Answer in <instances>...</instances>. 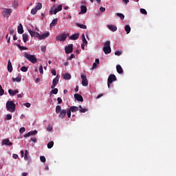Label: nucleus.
<instances>
[{"label": "nucleus", "instance_id": "1", "mask_svg": "<svg viewBox=\"0 0 176 176\" xmlns=\"http://www.w3.org/2000/svg\"><path fill=\"white\" fill-rule=\"evenodd\" d=\"M56 113L58 115L60 119H64L65 115H67V109H61V106L57 105L56 107Z\"/></svg>", "mask_w": 176, "mask_h": 176}, {"label": "nucleus", "instance_id": "2", "mask_svg": "<svg viewBox=\"0 0 176 176\" xmlns=\"http://www.w3.org/2000/svg\"><path fill=\"white\" fill-rule=\"evenodd\" d=\"M24 58H27V60H28V61H30V63H32V64H36V63H38V59H36L35 55H32L27 52H25Z\"/></svg>", "mask_w": 176, "mask_h": 176}, {"label": "nucleus", "instance_id": "3", "mask_svg": "<svg viewBox=\"0 0 176 176\" xmlns=\"http://www.w3.org/2000/svg\"><path fill=\"white\" fill-rule=\"evenodd\" d=\"M56 8V5H54L52 7H51L50 10V14H57V13H58V12H61V10H63V5L60 4L59 6H58V7Z\"/></svg>", "mask_w": 176, "mask_h": 176}, {"label": "nucleus", "instance_id": "4", "mask_svg": "<svg viewBox=\"0 0 176 176\" xmlns=\"http://www.w3.org/2000/svg\"><path fill=\"white\" fill-rule=\"evenodd\" d=\"M6 109L9 112H14L16 111V104L13 101H8L6 102Z\"/></svg>", "mask_w": 176, "mask_h": 176}, {"label": "nucleus", "instance_id": "5", "mask_svg": "<svg viewBox=\"0 0 176 176\" xmlns=\"http://www.w3.org/2000/svg\"><path fill=\"white\" fill-rule=\"evenodd\" d=\"M103 52L106 54H109L112 50H111V41H107L103 47Z\"/></svg>", "mask_w": 176, "mask_h": 176}, {"label": "nucleus", "instance_id": "6", "mask_svg": "<svg viewBox=\"0 0 176 176\" xmlns=\"http://www.w3.org/2000/svg\"><path fill=\"white\" fill-rule=\"evenodd\" d=\"M12 14V9L11 8H3L2 10V15L3 17L8 19Z\"/></svg>", "mask_w": 176, "mask_h": 176}, {"label": "nucleus", "instance_id": "7", "mask_svg": "<svg viewBox=\"0 0 176 176\" xmlns=\"http://www.w3.org/2000/svg\"><path fill=\"white\" fill-rule=\"evenodd\" d=\"M116 80V76L115 74H110L107 80L108 88L111 87V84Z\"/></svg>", "mask_w": 176, "mask_h": 176}, {"label": "nucleus", "instance_id": "8", "mask_svg": "<svg viewBox=\"0 0 176 176\" xmlns=\"http://www.w3.org/2000/svg\"><path fill=\"white\" fill-rule=\"evenodd\" d=\"M68 36H69V34H59L58 36H56V41H60V42L63 41L64 42V41H65V39H67V38H68Z\"/></svg>", "mask_w": 176, "mask_h": 176}, {"label": "nucleus", "instance_id": "9", "mask_svg": "<svg viewBox=\"0 0 176 176\" xmlns=\"http://www.w3.org/2000/svg\"><path fill=\"white\" fill-rule=\"evenodd\" d=\"M60 80V75L57 74L56 78H54L52 80V85L51 86V89H54L57 85H58V81Z\"/></svg>", "mask_w": 176, "mask_h": 176}, {"label": "nucleus", "instance_id": "10", "mask_svg": "<svg viewBox=\"0 0 176 176\" xmlns=\"http://www.w3.org/2000/svg\"><path fill=\"white\" fill-rule=\"evenodd\" d=\"M81 79L82 86H88L89 82L87 81V77L84 74H81Z\"/></svg>", "mask_w": 176, "mask_h": 176}, {"label": "nucleus", "instance_id": "11", "mask_svg": "<svg viewBox=\"0 0 176 176\" xmlns=\"http://www.w3.org/2000/svg\"><path fill=\"white\" fill-rule=\"evenodd\" d=\"M66 54H69V53H72L74 50V45L70 44L67 47H65Z\"/></svg>", "mask_w": 176, "mask_h": 176}, {"label": "nucleus", "instance_id": "12", "mask_svg": "<svg viewBox=\"0 0 176 176\" xmlns=\"http://www.w3.org/2000/svg\"><path fill=\"white\" fill-rule=\"evenodd\" d=\"M28 32L32 38H39V33L31 30H28Z\"/></svg>", "mask_w": 176, "mask_h": 176}, {"label": "nucleus", "instance_id": "13", "mask_svg": "<svg viewBox=\"0 0 176 176\" xmlns=\"http://www.w3.org/2000/svg\"><path fill=\"white\" fill-rule=\"evenodd\" d=\"M49 35H50V33L49 32H47L41 35L39 34L38 39L40 41H42V39H46V38H47L49 36Z\"/></svg>", "mask_w": 176, "mask_h": 176}, {"label": "nucleus", "instance_id": "14", "mask_svg": "<svg viewBox=\"0 0 176 176\" xmlns=\"http://www.w3.org/2000/svg\"><path fill=\"white\" fill-rule=\"evenodd\" d=\"M36 134H38V131H32L24 135V137L25 138H27V137H31V135H35Z\"/></svg>", "mask_w": 176, "mask_h": 176}, {"label": "nucleus", "instance_id": "15", "mask_svg": "<svg viewBox=\"0 0 176 176\" xmlns=\"http://www.w3.org/2000/svg\"><path fill=\"white\" fill-rule=\"evenodd\" d=\"M74 98L75 100H77V101H80L81 102H83V97L79 94H74Z\"/></svg>", "mask_w": 176, "mask_h": 176}, {"label": "nucleus", "instance_id": "16", "mask_svg": "<svg viewBox=\"0 0 176 176\" xmlns=\"http://www.w3.org/2000/svg\"><path fill=\"white\" fill-rule=\"evenodd\" d=\"M107 28H109L110 31H112V32L118 31V28L113 25H107Z\"/></svg>", "mask_w": 176, "mask_h": 176}, {"label": "nucleus", "instance_id": "17", "mask_svg": "<svg viewBox=\"0 0 176 176\" xmlns=\"http://www.w3.org/2000/svg\"><path fill=\"white\" fill-rule=\"evenodd\" d=\"M79 38V33L74 34L69 37L71 41H76Z\"/></svg>", "mask_w": 176, "mask_h": 176}, {"label": "nucleus", "instance_id": "18", "mask_svg": "<svg viewBox=\"0 0 176 176\" xmlns=\"http://www.w3.org/2000/svg\"><path fill=\"white\" fill-rule=\"evenodd\" d=\"M80 14H85V13H87V8L85 6H80Z\"/></svg>", "mask_w": 176, "mask_h": 176}, {"label": "nucleus", "instance_id": "19", "mask_svg": "<svg viewBox=\"0 0 176 176\" xmlns=\"http://www.w3.org/2000/svg\"><path fill=\"white\" fill-rule=\"evenodd\" d=\"M116 70L118 74H123V68H122V66H120V65H117Z\"/></svg>", "mask_w": 176, "mask_h": 176}, {"label": "nucleus", "instance_id": "20", "mask_svg": "<svg viewBox=\"0 0 176 176\" xmlns=\"http://www.w3.org/2000/svg\"><path fill=\"white\" fill-rule=\"evenodd\" d=\"M8 72H12V71H13V66H12V62H10V60H8Z\"/></svg>", "mask_w": 176, "mask_h": 176}, {"label": "nucleus", "instance_id": "21", "mask_svg": "<svg viewBox=\"0 0 176 176\" xmlns=\"http://www.w3.org/2000/svg\"><path fill=\"white\" fill-rule=\"evenodd\" d=\"M3 144H4V145H8L9 146H12V145H13V143L10 142L9 139L3 140Z\"/></svg>", "mask_w": 176, "mask_h": 176}, {"label": "nucleus", "instance_id": "22", "mask_svg": "<svg viewBox=\"0 0 176 176\" xmlns=\"http://www.w3.org/2000/svg\"><path fill=\"white\" fill-rule=\"evenodd\" d=\"M17 30H18V33H19V34H23L24 32V30L23 28V25L21 23L19 24Z\"/></svg>", "mask_w": 176, "mask_h": 176}, {"label": "nucleus", "instance_id": "23", "mask_svg": "<svg viewBox=\"0 0 176 176\" xmlns=\"http://www.w3.org/2000/svg\"><path fill=\"white\" fill-rule=\"evenodd\" d=\"M58 21V19L57 18L52 20V23H50V27H56Z\"/></svg>", "mask_w": 176, "mask_h": 176}, {"label": "nucleus", "instance_id": "24", "mask_svg": "<svg viewBox=\"0 0 176 176\" xmlns=\"http://www.w3.org/2000/svg\"><path fill=\"white\" fill-rule=\"evenodd\" d=\"M63 79H65V80H69L71 79L72 76L69 74L66 73L65 74H63Z\"/></svg>", "mask_w": 176, "mask_h": 176}, {"label": "nucleus", "instance_id": "25", "mask_svg": "<svg viewBox=\"0 0 176 176\" xmlns=\"http://www.w3.org/2000/svg\"><path fill=\"white\" fill-rule=\"evenodd\" d=\"M69 109L72 111V112H78V111H79V107L76 106H72L70 107Z\"/></svg>", "mask_w": 176, "mask_h": 176}, {"label": "nucleus", "instance_id": "26", "mask_svg": "<svg viewBox=\"0 0 176 176\" xmlns=\"http://www.w3.org/2000/svg\"><path fill=\"white\" fill-rule=\"evenodd\" d=\"M76 26L79 27V28H82V30H87V26L86 25L80 24V23H76Z\"/></svg>", "mask_w": 176, "mask_h": 176}, {"label": "nucleus", "instance_id": "27", "mask_svg": "<svg viewBox=\"0 0 176 176\" xmlns=\"http://www.w3.org/2000/svg\"><path fill=\"white\" fill-rule=\"evenodd\" d=\"M22 36H23V41L24 43H25L28 41V34H23Z\"/></svg>", "mask_w": 176, "mask_h": 176}, {"label": "nucleus", "instance_id": "28", "mask_svg": "<svg viewBox=\"0 0 176 176\" xmlns=\"http://www.w3.org/2000/svg\"><path fill=\"white\" fill-rule=\"evenodd\" d=\"M124 30L127 34H130V31H131V28L129 25H125Z\"/></svg>", "mask_w": 176, "mask_h": 176}, {"label": "nucleus", "instance_id": "29", "mask_svg": "<svg viewBox=\"0 0 176 176\" xmlns=\"http://www.w3.org/2000/svg\"><path fill=\"white\" fill-rule=\"evenodd\" d=\"M79 111L81 113H85V112H87V109H82V105H79Z\"/></svg>", "mask_w": 176, "mask_h": 176}, {"label": "nucleus", "instance_id": "30", "mask_svg": "<svg viewBox=\"0 0 176 176\" xmlns=\"http://www.w3.org/2000/svg\"><path fill=\"white\" fill-rule=\"evenodd\" d=\"M53 145H54V142L51 141L47 144V148L48 149H52L53 148Z\"/></svg>", "mask_w": 176, "mask_h": 176}, {"label": "nucleus", "instance_id": "31", "mask_svg": "<svg viewBox=\"0 0 176 176\" xmlns=\"http://www.w3.org/2000/svg\"><path fill=\"white\" fill-rule=\"evenodd\" d=\"M12 82H21V77L12 78Z\"/></svg>", "mask_w": 176, "mask_h": 176}, {"label": "nucleus", "instance_id": "32", "mask_svg": "<svg viewBox=\"0 0 176 176\" xmlns=\"http://www.w3.org/2000/svg\"><path fill=\"white\" fill-rule=\"evenodd\" d=\"M116 16H118V17H120L121 20H124V14L122 13H117Z\"/></svg>", "mask_w": 176, "mask_h": 176}, {"label": "nucleus", "instance_id": "33", "mask_svg": "<svg viewBox=\"0 0 176 176\" xmlns=\"http://www.w3.org/2000/svg\"><path fill=\"white\" fill-rule=\"evenodd\" d=\"M36 10H41L42 9V3H38L37 5L35 7Z\"/></svg>", "mask_w": 176, "mask_h": 176}, {"label": "nucleus", "instance_id": "34", "mask_svg": "<svg viewBox=\"0 0 176 176\" xmlns=\"http://www.w3.org/2000/svg\"><path fill=\"white\" fill-rule=\"evenodd\" d=\"M16 46L20 49L21 50H28V48L26 47H23L19 44L16 45Z\"/></svg>", "mask_w": 176, "mask_h": 176}, {"label": "nucleus", "instance_id": "35", "mask_svg": "<svg viewBox=\"0 0 176 176\" xmlns=\"http://www.w3.org/2000/svg\"><path fill=\"white\" fill-rule=\"evenodd\" d=\"M82 44L87 45V40H86V37H85V34H82Z\"/></svg>", "mask_w": 176, "mask_h": 176}, {"label": "nucleus", "instance_id": "36", "mask_svg": "<svg viewBox=\"0 0 176 176\" xmlns=\"http://www.w3.org/2000/svg\"><path fill=\"white\" fill-rule=\"evenodd\" d=\"M21 71L22 72H27V71H28V67H25V66H23L21 68Z\"/></svg>", "mask_w": 176, "mask_h": 176}, {"label": "nucleus", "instance_id": "37", "mask_svg": "<svg viewBox=\"0 0 176 176\" xmlns=\"http://www.w3.org/2000/svg\"><path fill=\"white\" fill-rule=\"evenodd\" d=\"M51 93H52V94H57V93H58V89L57 88H54L52 91Z\"/></svg>", "mask_w": 176, "mask_h": 176}, {"label": "nucleus", "instance_id": "38", "mask_svg": "<svg viewBox=\"0 0 176 176\" xmlns=\"http://www.w3.org/2000/svg\"><path fill=\"white\" fill-rule=\"evenodd\" d=\"M25 160H28V150L25 151V157H24Z\"/></svg>", "mask_w": 176, "mask_h": 176}, {"label": "nucleus", "instance_id": "39", "mask_svg": "<svg viewBox=\"0 0 176 176\" xmlns=\"http://www.w3.org/2000/svg\"><path fill=\"white\" fill-rule=\"evenodd\" d=\"M71 112H72V111L70 109L66 110V113L69 118H71Z\"/></svg>", "mask_w": 176, "mask_h": 176}, {"label": "nucleus", "instance_id": "40", "mask_svg": "<svg viewBox=\"0 0 176 176\" xmlns=\"http://www.w3.org/2000/svg\"><path fill=\"white\" fill-rule=\"evenodd\" d=\"M140 12L142 13V14H148V12H146V10H145L144 8L140 9Z\"/></svg>", "mask_w": 176, "mask_h": 176}, {"label": "nucleus", "instance_id": "41", "mask_svg": "<svg viewBox=\"0 0 176 176\" xmlns=\"http://www.w3.org/2000/svg\"><path fill=\"white\" fill-rule=\"evenodd\" d=\"M5 94V91L2 89V85H0V96H3Z\"/></svg>", "mask_w": 176, "mask_h": 176}, {"label": "nucleus", "instance_id": "42", "mask_svg": "<svg viewBox=\"0 0 176 176\" xmlns=\"http://www.w3.org/2000/svg\"><path fill=\"white\" fill-rule=\"evenodd\" d=\"M19 133H20V134H23V133H25V128L24 126L21 127L19 129Z\"/></svg>", "mask_w": 176, "mask_h": 176}, {"label": "nucleus", "instance_id": "43", "mask_svg": "<svg viewBox=\"0 0 176 176\" xmlns=\"http://www.w3.org/2000/svg\"><path fill=\"white\" fill-rule=\"evenodd\" d=\"M8 93L10 96H15L14 91H13V89H8Z\"/></svg>", "mask_w": 176, "mask_h": 176}, {"label": "nucleus", "instance_id": "44", "mask_svg": "<svg viewBox=\"0 0 176 176\" xmlns=\"http://www.w3.org/2000/svg\"><path fill=\"white\" fill-rule=\"evenodd\" d=\"M40 160L41 162H42L43 163H45V162H46V157L45 156H41L40 157Z\"/></svg>", "mask_w": 176, "mask_h": 176}, {"label": "nucleus", "instance_id": "45", "mask_svg": "<svg viewBox=\"0 0 176 176\" xmlns=\"http://www.w3.org/2000/svg\"><path fill=\"white\" fill-rule=\"evenodd\" d=\"M37 12H38V10H36V8H32L31 10V13L32 14H36Z\"/></svg>", "mask_w": 176, "mask_h": 176}, {"label": "nucleus", "instance_id": "46", "mask_svg": "<svg viewBox=\"0 0 176 176\" xmlns=\"http://www.w3.org/2000/svg\"><path fill=\"white\" fill-rule=\"evenodd\" d=\"M12 119V114H8L6 118V120H11Z\"/></svg>", "mask_w": 176, "mask_h": 176}, {"label": "nucleus", "instance_id": "47", "mask_svg": "<svg viewBox=\"0 0 176 176\" xmlns=\"http://www.w3.org/2000/svg\"><path fill=\"white\" fill-rule=\"evenodd\" d=\"M39 72L40 74H43V65H41L39 67Z\"/></svg>", "mask_w": 176, "mask_h": 176}, {"label": "nucleus", "instance_id": "48", "mask_svg": "<svg viewBox=\"0 0 176 176\" xmlns=\"http://www.w3.org/2000/svg\"><path fill=\"white\" fill-rule=\"evenodd\" d=\"M57 101H58V104H63V99H61V98H57Z\"/></svg>", "mask_w": 176, "mask_h": 176}, {"label": "nucleus", "instance_id": "49", "mask_svg": "<svg viewBox=\"0 0 176 176\" xmlns=\"http://www.w3.org/2000/svg\"><path fill=\"white\" fill-rule=\"evenodd\" d=\"M115 55H116V56H122V52L116 51V52H115Z\"/></svg>", "mask_w": 176, "mask_h": 176}, {"label": "nucleus", "instance_id": "50", "mask_svg": "<svg viewBox=\"0 0 176 176\" xmlns=\"http://www.w3.org/2000/svg\"><path fill=\"white\" fill-rule=\"evenodd\" d=\"M6 39H7L8 43H10V36H9V34L6 35Z\"/></svg>", "mask_w": 176, "mask_h": 176}, {"label": "nucleus", "instance_id": "51", "mask_svg": "<svg viewBox=\"0 0 176 176\" xmlns=\"http://www.w3.org/2000/svg\"><path fill=\"white\" fill-rule=\"evenodd\" d=\"M75 58V55H74V54H72L70 56L67 58V60H72V58Z\"/></svg>", "mask_w": 176, "mask_h": 176}, {"label": "nucleus", "instance_id": "52", "mask_svg": "<svg viewBox=\"0 0 176 176\" xmlns=\"http://www.w3.org/2000/svg\"><path fill=\"white\" fill-rule=\"evenodd\" d=\"M41 52H43V53H45V52H46V46L41 47Z\"/></svg>", "mask_w": 176, "mask_h": 176}, {"label": "nucleus", "instance_id": "53", "mask_svg": "<svg viewBox=\"0 0 176 176\" xmlns=\"http://www.w3.org/2000/svg\"><path fill=\"white\" fill-rule=\"evenodd\" d=\"M23 105L27 108H30V107H31V103H24Z\"/></svg>", "mask_w": 176, "mask_h": 176}, {"label": "nucleus", "instance_id": "54", "mask_svg": "<svg viewBox=\"0 0 176 176\" xmlns=\"http://www.w3.org/2000/svg\"><path fill=\"white\" fill-rule=\"evenodd\" d=\"M52 74L54 75V76H56L57 75V72H56V69L52 70Z\"/></svg>", "mask_w": 176, "mask_h": 176}, {"label": "nucleus", "instance_id": "55", "mask_svg": "<svg viewBox=\"0 0 176 176\" xmlns=\"http://www.w3.org/2000/svg\"><path fill=\"white\" fill-rule=\"evenodd\" d=\"M100 12H102V13H103L104 12H105V8H104V7H100Z\"/></svg>", "mask_w": 176, "mask_h": 176}, {"label": "nucleus", "instance_id": "56", "mask_svg": "<svg viewBox=\"0 0 176 176\" xmlns=\"http://www.w3.org/2000/svg\"><path fill=\"white\" fill-rule=\"evenodd\" d=\"M97 63H93V65H92V69H94V68H96L97 67Z\"/></svg>", "mask_w": 176, "mask_h": 176}, {"label": "nucleus", "instance_id": "57", "mask_svg": "<svg viewBox=\"0 0 176 176\" xmlns=\"http://www.w3.org/2000/svg\"><path fill=\"white\" fill-rule=\"evenodd\" d=\"M23 96H24V94H23V93L22 94H19L17 95V98H21V97H23Z\"/></svg>", "mask_w": 176, "mask_h": 176}, {"label": "nucleus", "instance_id": "58", "mask_svg": "<svg viewBox=\"0 0 176 176\" xmlns=\"http://www.w3.org/2000/svg\"><path fill=\"white\" fill-rule=\"evenodd\" d=\"M74 91H76V93H78V91H79V86L76 85Z\"/></svg>", "mask_w": 176, "mask_h": 176}, {"label": "nucleus", "instance_id": "59", "mask_svg": "<svg viewBox=\"0 0 176 176\" xmlns=\"http://www.w3.org/2000/svg\"><path fill=\"white\" fill-rule=\"evenodd\" d=\"M12 157L13 159H17V157H19V155L17 154H13Z\"/></svg>", "mask_w": 176, "mask_h": 176}, {"label": "nucleus", "instance_id": "60", "mask_svg": "<svg viewBox=\"0 0 176 176\" xmlns=\"http://www.w3.org/2000/svg\"><path fill=\"white\" fill-rule=\"evenodd\" d=\"M122 2L124 3H125L126 5H127V3H129L130 2V1L129 0H122Z\"/></svg>", "mask_w": 176, "mask_h": 176}, {"label": "nucleus", "instance_id": "61", "mask_svg": "<svg viewBox=\"0 0 176 176\" xmlns=\"http://www.w3.org/2000/svg\"><path fill=\"white\" fill-rule=\"evenodd\" d=\"M30 141H32L33 142H36V138H31Z\"/></svg>", "mask_w": 176, "mask_h": 176}, {"label": "nucleus", "instance_id": "62", "mask_svg": "<svg viewBox=\"0 0 176 176\" xmlns=\"http://www.w3.org/2000/svg\"><path fill=\"white\" fill-rule=\"evenodd\" d=\"M95 63H96V64H97V65H98V64H100V59L96 58V59L95 60Z\"/></svg>", "mask_w": 176, "mask_h": 176}, {"label": "nucleus", "instance_id": "63", "mask_svg": "<svg viewBox=\"0 0 176 176\" xmlns=\"http://www.w3.org/2000/svg\"><path fill=\"white\" fill-rule=\"evenodd\" d=\"M103 96H104V94H100L99 95H98V96L96 97V98H101V97H102Z\"/></svg>", "mask_w": 176, "mask_h": 176}, {"label": "nucleus", "instance_id": "64", "mask_svg": "<svg viewBox=\"0 0 176 176\" xmlns=\"http://www.w3.org/2000/svg\"><path fill=\"white\" fill-rule=\"evenodd\" d=\"M86 45V44H81V48L82 49V50H85V46Z\"/></svg>", "mask_w": 176, "mask_h": 176}]
</instances>
